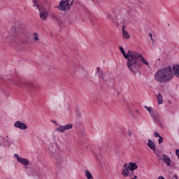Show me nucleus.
I'll return each instance as SVG.
<instances>
[{"label": "nucleus", "instance_id": "obj_12", "mask_svg": "<svg viewBox=\"0 0 179 179\" xmlns=\"http://www.w3.org/2000/svg\"><path fill=\"white\" fill-rule=\"evenodd\" d=\"M148 146L154 152V153H156V144L153 141L148 139Z\"/></svg>", "mask_w": 179, "mask_h": 179}, {"label": "nucleus", "instance_id": "obj_37", "mask_svg": "<svg viewBox=\"0 0 179 179\" xmlns=\"http://www.w3.org/2000/svg\"><path fill=\"white\" fill-rule=\"evenodd\" d=\"M134 172L131 171V174L129 175V177H132V176H134Z\"/></svg>", "mask_w": 179, "mask_h": 179}, {"label": "nucleus", "instance_id": "obj_38", "mask_svg": "<svg viewBox=\"0 0 179 179\" xmlns=\"http://www.w3.org/2000/svg\"><path fill=\"white\" fill-rule=\"evenodd\" d=\"M135 112H136L137 114H139V110H138V109H136V110H135Z\"/></svg>", "mask_w": 179, "mask_h": 179}, {"label": "nucleus", "instance_id": "obj_18", "mask_svg": "<svg viewBox=\"0 0 179 179\" xmlns=\"http://www.w3.org/2000/svg\"><path fill=\"white\" fill-rule=\"evenodd\" d=\"M24 169L27 176H36V173L32 169H29L27 166H25Z\"/></svg>", "mask_w": 179, "mask_h": 179}, {"label": "nucleus", "instance_id": "obj_19", "mask_svg": "<svg viewBox=\"0 0 179 179\" xmlns=\"http://www.w3.org/2000/svg\"><path fill=\"white\" fill-rule=\"evenodd\" d=\"M157 99L158 104H163V95L162 94L158 93Z\"/></svg>", "mask_w": 179, "mask_h": 179}, {"label": "nucleus", "instance_id": "obj_27", "mask_svg": "<svg viewBox=\"0 0 179 179\" xmlns=\"http://www.w3.org/2000/svg\"><path fill=\"white\" fill-rule=\"evenodd\" d=\"M144 108H145L148 111V113H151L152 111V107L144 106Z\"/></svg>", "mask_w": 179, "mask_h": 179}, {"label": "nucleus", "instance_id": "obj_3", "mask_svg": "<svg viewBox=\"0 0 179 179\" xmlns=\"http://www.w3.org/2000/svg\"><path fill=\"white\" fill-rule=\"evenodd\" d=\"M33 7L36 8L39 11V17L41 20H47L48 17V10L44 6H41L38 3V0H33Z\"/></svg>", "mask_w": 179, "mask_h": 179}, {"label": "nucleus", "instance_id": "obj_43", "mask_svg": "<svg viewBox=\"0 0 179 179\" xmlns=\"http://www.w3.org/2000/svg\"><path fill=\"white\" fill-rule=\"evenodd\" d=\"M130 179H135L134 178H130Z\"/></svg>", "mask_w": 179, "mask_h": 179}, {"label": "nucleus", "instance_id": "obj_30", "mask_svg": "<svg viewBox=\"0 0 179 179\" xmlns=\"http://www.w3.org/2000/svg\"><path fill=\"white\" fill-rule=\"evenodd\" d=\"M154 136H155V138H159V137H160V134L159 133H157V131H155Z\"/></svg>", "mask_w": 179, "mask_h": 179}, {"label": "nucleus", "instance_id": "obj_29", "mask_svg": "<svg viewBox=\"0 0 179 179\" xmlns=\"http://www.w3.org/2000/svg\"><path fill=\"white\" fill-rule=\"evenodd\" d=\"M151 41L152 47H155V45H156V41L153 38H151Z\"/></svg>", "mask_w": 179, "mask_h": 179}, {"label": "nucleus", "instance_id": "obj_2", "mask_svg": "<svg viewBox=\"0 0 179 179\" xmlns=\"http://www.w3.org/2000/svg\"><path fill=\"white\" fill-rule=\"evenodd\" d=\"M155 80L158 83H169L174 78V73L171 66L159 69L155 73Z\"/></svg>", "mask_w": 179, "mask_h": 179}, {"label": "nucleus", "instance_id": "obj_42", "mask_svg": "<svg viewBox=\"0 0 179 179\" xmlns=\"http://www.w3.org/2000/svg\"><path fill=\"white\" fill-rule=\"evenodd\" d=\"M131 115H133V117H135V115L134 114H131Z\"/></svg>", "mask_w": 179, "mask_h": 179}, {"label": "nucleus", "instance_id": "obj_26", "mask_svg": "<svg viewBox=\"0 0 179 179\" xmlns=\"http://www.w3.org/2000/svg\"><path fill=\"white\" fill-rule=\"evenodd\" d=\"M22 44H28L29 43V36L26 37V40L21 41Z\"/></svg>", "mask_w": 179, "mask_h": 179}, {"label": "nucleus", "instance_id": "obj_13", "mask_svg": "<svg viewBox=\"0 0 179 179\" xmlns=\"http://www.w3.org/2000/svg\"><path fill=\"white\" fill-rule=\"evenodd\" d=\"M12 83L15 86H18V87H23L24 86H26V83H24V82H23V80H13Z\"/></svg>", "mask_w": 179, "mask_h": 179}, {"label": "nucleus", "instance_id": "obj_4", "mask_svg": "<svg viewBox=\"0 0 179 179\" xmlns=\"http://www.w3.org/2000/svg\"><path fill=\"white\" fill-rule=\"evenodd\" d=\"M69 2H71V0H62L57 6L58 9L59 10L68 12V10L71 9V6L73 4V1H72L71 3H69Z\"/></svg>", "mask_w": 179, "mask_h": 179}, {"label": "nucleus", "instance_id": "obj_11", "mask_svg": "<svg viewBox=\"0 0 179 179\" xmlns=\"http://www.w3.org/2000/svg\"><path fill=\"white\" fill-rule=\"evenodd\" d=\"M123 167L124 169H122V174L124 177H128L129 176V164L125 163Z\"/></svg>", "mask_w": 179, "mask_h": 179}, {"label": "nucleus", "instance_id": "obj_39", "mask_svg": "<svg viewBox=\"0 0 179 179\" xmlns=\"http://www.w3.org/2000/svg\"><path fill=\"white\" fill-rule=\"evenodd\" d=\"M174 178H175L176 179H178V176L177 175H174Z\"/></svg>", "mask_w": 179, "mask_h": 179}, {"label": "nucleus", "instance_id": "obj_14", "mask_svg": "<svg viewBox=\"0 0 179 179\" xmlns=\"http://www.w3.org/2000/svg\"><path fill=\"white\" fill-rule=\"evenodd\" d=\"M163 158H162V161L164 163H165L166 164V166H171V159H170V157L166 155H162Z\"/></svg>", "mask_w": 179, "mask_h": 179}, {"label": "nucleus", "instance_id": "obj_41", "mask_svg": "<svg viewBox=\"0 0 179 179\" xmlns=\"http://www.w3.org/2000/svg\"><path fill=\"white\" fill-rule=\"evenodd\" d=\"M53 122H54V124H57V122H55V121H54Z\"/></svg>", "mask_w": 179, "mask_h": 179}, {"label": "nucleus", "instance_id": "obj_33", "mask_svg": "<svg viewBox=\"0 0 179 179\" xmlns=\"http://www.w3.org/2000/svg\"><path fill=\"white\" fill-rule=\"evenodd\" d=\"M127 135H128V136H132V132H131L130 130H128Z\"/></svg>", "mask_w": 179, "mask_h": 179}, {"label": "nucleus", "instance_id": "obj_8", "mask_svg": "<svg viewBox=\"0 0 179 179\" xmlns=\"http://www.w3.org/2000/svg\"><path fill=\"white\" fill-rule=\"evenodd\" d=\"M16 36L12 37V36H8L6 38V42L10 44V45H13V47H17V45H19V43H17V41H16Z\"/></svg>", "mask_w": 179, "mask_h": 179}, {"label": "nucleus", "instance_id": "obj_16", "mask_svg": "<svg viewBox=\"0 0 179 179\" xmlns=\"http://www.w3.org/2000/svg\"><path fill=\"white\" fill-rule=\"evenodd\" d=\"M122 31L123 38H124L125 40H129V38H131V35H129V33H128V31H125V26H123L122 27Z\"/></svg>", "mask_w": 179, "mask_h": 179}, {"label": "nucleus", "instance_id": "obj_1", "mask_svg": "<svg viewBox=\"0 0 179 179\" xmlns=\"http://www.w3.org/2000/svg\"><path fill=\"white\" fill-rule=\"evenodd\" d=\"M119 50H120L124 57L127 59V66L128 69L131 71L133 75H136V73L139 72V69L142 68L143 64L148 66V68H150L148 61L138 52L129 50L126 53L122 46H120Z\"/></svg>", "mask_w": 179, "mask_h": 179}, {"label": "nucleus", "instance_id": "obj_7", "mask_svg": "<svg viewBox=\"0 0 179 179\" xmlns=\"http://www.w3.org/2000/svg\"><path fill=\"white\" fill-rule=\"evenodd\" d=\"M50 152H51L52 156L54 155H57V153H59V145L57 144V143H52L50 144V146L49 148Z\"/></svg>", "mask_w": 179, "mask_h": 179}, {"label": "nucleus", "instance_id": "obj_17", "mask_svg": "<svg viewBox=\"0 0 179 179\" xmlns=\"http://www.w3.org/2000/svg\"><path fill=\"white\" fill-rule=\"evenodd\" d=\"M129 166L131 171H135L138 169V165L135 162H129Z\"/></svg>", "mask_w": 179, "mask_h": 179}, {"label": "nucleus", "instance_id": "obj_22", "mask_svg": "<svg viewBox=\"0 0 179 179\" xmlns=\"http://www.w3.org/2000/svg\"><path fill=\"white\" fill-rule=\"evenodd\" d=\"M40 38H38V34L37 33H34V41H38Z\"/></svg>", "mask_w": 179, "mask_h": 179}, {"label": "nucleus", "instance_id": "obj_36", "mask_svg": "<svg viewBox=\"0 0 179 179\" xmlns=\"http://www.w3.org/2000/svg\"><path fill=\"white\" fill-rule=\"evenodd\" d=\"M110 17H111V15H110V14H108L107 18H108V19H110Z\"/></svg>", "mask_w": 179, "mask_h": 179}, {"label": "nucleus", "instance_id": "obj_20", "mask_svg": "<svg viewBox=\"0 0 179 179\" xmlns=\"http://www.w3.org/2000/svg\"><path fill=\"white\" fill-rule=\"evenodd\" d=\"M85 177H87V179H93V175H92V173H90L89 170H85Z\"/></svg>", "mask_w": 179, "mask_h": 179}, {"label": "nucleus", "instance_id": "obj_28", "mask_svg": "<svg viewBox=\"0 0 179 179\" xmlns=\"http://www.w3.org/2000/svg\"><path fill=\"white\" fill-rule=\"evenodd\" d=\"M162 142H163V137H162V136H160L159 137L158 143H159V145H160V143H162Z\"/></svg>", "mask_w": 179, "mask_h": 179}, {"label": "nucleus", "instance_id": "obj_23", "mask_svg": "<svg viewBox=\"0 0 179 179\" xmlns=\"http://www.w3.org/2000/svg\"><path fill=\"white\" fill-rule=\"evenodd\" d=\"M97 160L100 162L99 164L101 166V167L106 166V161L104 159L100 160L99 158H97Z\"/></svg>", "mask_w": 179, "mask_h": 179}, {"label": "nucleus", "instance_id": "obj_6", "mask_svg": "<svg viewBox=\"0 0 179 179\" xmlns=\"http://www.w3.org/2000/svg\"><path fill=\"white\" fill-rule=\"evenodd\" d=\"M14 157H15V159H16L17 162L22 164V166H26V167H27V166H29V164H30L29 159H27L26 158H22L17 154H15Z\"/></svg>", "mask_w": 179, "mask_h": 179}, {"label": "nucleus", "instance_id": "obj_9", "mask_svg": "<svg viewBox=\"0 0 179 179\" xmlns=\"http://www.w3.org/2000/svg\"><path fill=\"white\" fill-rule=\"evenodd\" d=\"M53 157L55 159L57 166H61V164H62V163H64V162H65V159L61 155V152H57V154H55L53 155Z\"/></svg>", "mask_w": 179, "mask_h": 179}, {"label": "nucleus", "instance_id": "obj_21", "mask_svg": "<svg viewBox=\"0 0 179 179\" xmlns=\"http://www.w3.org/2000/svg\"><path fill=\"white\" fill-rule=\"evenodd\" d=\"M27 86H28L29 87H30L31 89L34 88V86H36V83H33V82H29L27 84Z\"/></svg>", "mask_w": 179, "mask_h": 179}, {"label": "nucleus", "instance_id": "obj_24", "mask_svg": "<svg viewBox=\"0 0 179 179\" xmlns=\"http://www.w3.org/2000/svg\"><path fill=\"white\" fill-rule=\"evenodd\" d=\"M78 136L80 138H85L86 136V134H85V131H82L78 134Z\"/></svg>", "mask_w": 179, "mask_h": 179}, {"label": "nucleus", "instance_id": "obj_32", "mask_svg": "<svg viewBox=\"0 0 179 179\" xmlns=\"http://www.w3.org/2000/svg\"><path fill=\"white\" fill-rule=\"evenodd\" d=\"M52 19H53L54 20L58 21V17H57V15H52Z\"/></svg>", "mask_w": 179, "mask_h": 179}, {"label": "nucleus", "instance_id": "obj_40", "mask_svg": "<svg viewBox=\"0 0 179 179\" xmlns=\"http://www.w3.org/2000/svg\"><path fill=\"white\" fill-rule=\"evenodd\" d=\"M134 179H136V178H138V176H134Z\"/></svg>", "mask_w": 179, "mask_h": 179}, {"label": "nucleus", "instance_id": "obj_15", "mask_svg": "<svg viewBox=\"0 0 179 179\" xmlns=\"http://www.w3.org/2000/svg\"><path fill=\"white\" fill-rule=\"evenodd\" d=\"M97 71H96V73H98V76L99 78H100L101 79H102L103 80H105L106 79V73H104V71L99 70L100 67H97L96 68Z\"/></svg>", "mask_w": 179, "mask_h": 179}, {"label": "nucleus", "instance_id": "obj_10", "mask_svg": "<svg viewBox=\"0 0 179 179\" xmlns=\"http://www.w3.org/2000/svg\"><path fill=\"white\" fill-rule=\"evenodd\" d=\"M14 127L15 128H18L19 129H22V131H24V129H27V125L22 122L21 121L15 122L14 124Z\"/></svg>", "mask_w": 179, "mask_h": 179}, {"label": "nucleus", "instance_id": "obj_35", "mask_svg": "<svg viewBox=\"0 0 179 179\" xmlns=\"http://www.w3.org/2000/svg\"><path fill=\"white\" fill-rule=\"evenodd\" d=\"M158 179H165V178H164V176H159Z\"/></svg>", "mask_w": 179, "mask_h": 179}, {"label": "nucleus", "instance_id": "obj_5", "mask_svg": "<svg viewBox=\"0 0 179 179\" xmlns=\"http://www.w3.org/2000/svg\"><path fill=\"white\" fill-rule=\"evenodd\" d=\"M73 128V124H67L64 126L59 125V127L56 128V131L60 132L61 134H64L66 131H69V129H72Z\"/></svg>", "mask_w": 179, "mask_h": 179}, {"label": "nucleus", "instance_id": "obj_25", "mask_svg": "<svg viewBox=\"0 0 179 179\" xmlns=\"http://www.w3.org/2000/svg\"><path fill=\"white\" fill-rule=\"evenodd\" d=\"M150 114L152 117V118H154V121H156V115H155V111L150 112Z\"/></svg>", "mask_w": 179, "mask_h": 179}, {"label": "nucleus", "instance_id": "obj_31", "mask_svg": "<svg viewBox=\"0 0 179 179\" xmlns=\"http://www.w3.org/2000/svg\"><path fill=\"white\" fill-rule=\"evenodd\" d=\"M157 156L158 157V160H163V157H162V155H160V154H157Z\"/></svg>", "mask_w": 179, "mask_h": 179}, {"label": "nucleus", "instance_id": "obj_34", "mask_svg": "<svg viewBox=\"0 0 179 179\" xmlns=\"http://www.w3.org/2000/svg\"><path fill=\"white\" fill-rule=\"evenodd\" d=\"M149 36H150V38H151V40H152V38H153V35H152V33H150V34H149Z\"/></svg>", "mask_w": 179, "mask_h": 179}]
</instances>
